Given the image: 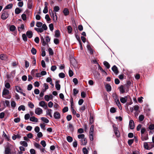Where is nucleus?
<instances>
[{
  "instance_id": "nucleus-12",
  "label": "nucleus",
  "mask_w": 154,
  "mask_h": 154,
  "mask_svg": "<svg viewBox=\"0 0 154 154\" xmlns=\"http://www.w3.org/2000/svg\"><path fill=\"white\" fill-rule=\"evenodd\" d=\"M8 58V56L5 54H2L0 55V59L3 60H7Z\"/></svg>"
},
{
  "instance_id": "nucleus-60",
  "label": "nucleus",
  "mask_w": 154,
  "mask_h": 154,
  "mask_svg": "<svg viewBox=\"0 0 154 154\" xmlns=\"http://www.w3.org/2000/svg\"><path fill=\"white\" fill-rule=\"evenodd\" d=\"M144 147L145 149H149V147L148 144L147 143L145 142L144 143Z\"/></svg>"
},
{
  "instance_id": "nucleus-40",
  "label": "nucleus",
  "mask_w": 154,
  "mask_h": 154,
  "mask_svg": "<svg viewBox=\"0 0 154 154\" xmlns=\"http://www.w3.org/2000/svg\"><path fill=\"white\" fill-rule=\"evenodd\" d=\"M16 103L14 101H13L11 102V106L13 109H14L16 107Z\"/></svg>"
},
{
  "instance_id": "nucleus-2",
  "label": "nucleus",
  "mask_w": 154,
  "mask_h": 154,
  "mask_svg": "<svg viewBox=\"0 0 154 154\" xmlns=\"http://www.w3.org/2000/svg\"><path fill=\"white\" fill-rule=\"evenodd\" d=\"M9 91L8 90L4 88L2 92V96L6 98L10 99L11 97L9 95Z\"/></svg>"
},
{
  "instance_id": "nucleus-25",
  "label": "nucleus",
  "mask_w": 154,
  "mask_h": 154,
  "mask_svg": "<svg viewBox=\"0 0 154 154\" xmlns=\"http://www.w3.org/2000/svg\"><path fill=\"white\" fill-rule=\"evenodd\" d=\"M148 139V135L147 134H146L145 135H141V139L143 141L146 140Z\"/></svg>"
},
{
  "instance_id": "nucleus-27",
  "label": "nucleus",
  "mask_w": 154,
  "mask_h": 154,
  "mask_svg": "<svg viewBox=\"0 0 154 154\" xmlns=\"http://www.w3.org/2000/svg\"><path fill=\"white\" fill-rule=\"evenodd\" d=\"M29 120L31 121L37 122L38 121V119L34 116L31 117L29 118Z\"/></svg>"
},
{
  "instance_id": "nucleus-14",
  "label": "nucleus",
  "mask_w": 154,
  "mask_h": 154,
  "mask_svg": "<svg viewBox=\"0 0 154 154\" xmlns=\"http://www.w3.org/2000/svg\"><path fill=\"white\" fill-rule=\"evenodd\" d=\"M32 0H29L27 3V7L28 9H31L32 7Z\"/></svg>"
},
{
  "instance_id": "nucleus-48",
  "label": "nucleus",
  "mask_w": 154,
  "mask_h": 154,
  "mask_svg": "<svg viewBox=\"0 0 154 154\" xmlns=\"http://www.w3.org/2000/svg\"><path fill=\"white\" fill-rule=\"evenodd\" d=\"M144 118V116L143 115H141L139 116V120L141 122L143 120Z\"/></svg>"
},
{
  "instance_id": "nucleus-36",
  "label": "nucleus",
  "mask_w": 154,
  "mask_h": 154,
  "mask_svg": "<svg viewBox=\"0 0 154 154\" xmlns=\"http://www.w3.org/2000/svg\"><path fill=\"white\" fill-rule=\"evenodd\" d=\"M43 87H44V89H43L42 90H43V91H45L49 88L48 85L45 83L43 84Z\"/></svg>"
},
{
  "instance_id": "nucleus-35",
  "label": "nucleus",
  "mask_w": 154,
  "mask_h": 154,
  "mask_svg": "<svg viewBox=\"0 0 154 154\" xmlns=\"http://www.w3.org/2000/svg\"><path fill=\"white\" fill-rule=\"evenodd\" d=\"M16 29V27L14 25H11L9 27L10 30L12 32L14 31Z\"/></svg>"
},
{
  "instance_id": "nucleus-64",
  "label": "nucleus",
  "mask_w": 154,
  "mask_h": 154,
  "mask_svg": "<svg viewBox=\"0 0 154 154\" xmlns=\"http://www.w3.org/2000/svg\"><path fill=\"white\" fill-rule=\"evenodd\" d=\"M30 152L31 154H36L35 150L33 149H30Z\"/></svg>"
},
{
  "instance_id": "nucleus-63",
  "label": "nucleus",
  "mask_w": 154,
  "mask_h": 154,
  "mask_svg": "<svg viewBox=\"0 0 154 154\" xmlns=\"http://www.w3.org/2000/svg\"><path fill=\"white\" fill-rule=\"evenodd\" d=\"M134 108L135 111H137L139 109L140 107L136 105L134 106Z\"/></svg>"
},
{
  "instance_id": "nucleus-33",
  "label": "nucleus",
  "mask_w": 154,
  "mask_h": 154,
  "mask_svg": "<svg viewBox=\"0 0 154 154\" xmlns=\"http://www.w3.org/2000/svg\"><path fill=\"white\" fill-rule=\"evenodd\" d=\"M41 120H42V121H43L44 122L46 123H48L49 122V121L48 119L44 117H42L41 118Z\"/></svg>"
},
{
  "instance_id": "nucleus-11",
  "label": "nucleus",
  "mask_w": 154,
  "mask_h": 154,
  "mask_svg": "<svg viewBox=\"0 0 154 154\" xmlns=\"http://www.w3.org/2000/svg\"><path fill=\"white\" fill-rule=\"evenodd\" d=\"M129 126L130 129H133L134 128V121L131 120L129 121Z\"/></svg>"
},
{
  "instance_id": "nucleus-29",
  "label": "nucleus",
  "mask_w": 154,
  "mask_h": 154,
  "mask_svg": "<svg viewBox=\"0 0 154 154\" xmlns=\"http://www.w3.org/2000/svg\"><path fill=\"white\" fill-rule=\"evenodd\" d=\"M18 110L19 111H20L21 110H22L23 111H24L25 110V107L24 105H21L18 108Z\"/></svg>"
},
{
  "instance_id": "nucleus-44",
  "label": "nucleus",
  "mask_w": 154,
  "mask_h": 154,
  "mask_svg": "<svg viewBox=\"0 0 154 154\" xmlns=\"http://www.w3.org/2000/svg\"><path fill=\"white\" fill-rule=\"evenodd\" d=\"M49 55H52L54 54V52L52 49L51 48H49L48 49Z\"/></svg>"
},
{
  "instance_id": "nucleus-16",
  "label": "nucleus",
  "mask_w": 154,
  "mask_h": 154,
  "mask_svg": "<svg viewBox=\"0 0 154 154\" xmlns=\"http://www.w3.org/2000/svg\"><path fill=\"white\" fill-rule=\"evenodd\" d=\"M120 93L121 94H123L125 92V88L123 85H121L119 88Z\"/></svg>"
},
{
  "instance_id": "nucleus-41",
  "label": "nucleus",
  "mask_w": 154,
  "mask_h": 154,
  "mask_svg": "<svg viewBox=\"0 0 154 154\" xmlns=\"http://www.w3.org/2000/svg\"><path fill=\"white\" fill-rule=\"evenodd\" d=\"M60 35V32L59 30H56L55 32V37H58Z\"/></svg>"
},
{
  "instance_id": "nucleus-23",
  "label": "nucleus",
  "mask_w": 154,
  "mask_h": 154,
  "mask_svg": "<svg viewBox=\"0 0 154 154\" xmlns=\"http://www.w3.org/2000/svg\"><path fill=\"white\" fill-rule=\"evenodd\" d=\"M87 47L88 51H89L90 54H93V51L91 48V46L89 45H87Z\"/></svg>"
},
{
  "instance_id": "nucleus-61",
  "label": "nucleus",
  "mask_w": 154,
  "mask_h": 154,
  "mask_svg": "<svg viewBox=\"0 0 154 154\" xmlns=\"http://www.w3.org/2000/svg\"><path fill=\"white\" fill-rule=\"evenodd\" d=\"M116 111V109L114 107H112L110 109V112L112 113H114Z\"/></svg>"
},
{
  "instance_id": "nucleus-42",
  "label": "nucleus",
  "mask_w": 154,
  "mask_h": 154,
  "mask_svg": "<svg viewBox=\"0 0 154 154\" xmlns=\"http://www.w3.org/2000/svg\"><path fill=\"white\" fill-rule=\"evenodd\" d=\"M13 7V4H9L7 5L5 8V9H9Z\"/></svg>"
},
{
  "instance_id": "nucleus-31",
  "label": "nucleus",
  "mask_w": 154,
  "mask_h": 154,
  "mask_svg": "<svg viewBox=\"0 0 154 154\" xmlns=\"http://www.w3.org/2000/svg\"><path fill=\"white\" fill-rule=\"evenodd\" d=\"M20 144L23 146L26 147L28 146V144L25 141H21Z\"/></svg>"
},
{
  "instance_id": "nucleus-51",
  "label": "nucleus",
  "mask_w": 154,
  "mask_h": 154,
  "mask_svg": "<svg viewBox=\"0 0 154 154\" xmlns=\"http://www.w3.org/2000/svg\"><path fill=\"white\" fill-rule=\"evenodd\" d=\"M73 93L74 96H76L79 92V91L76 89L74 88L73 90Z\"/></svg>"
},
{
  "instance_id": "nucleus-26",
  "label": "nucleus",
  "mask_w": 154,
  "mask_h": 154,
  "mask_svg": "<svg viewBox=\"0 0 154 154\" xmlns=\"http://www.w3.org/2000/svg\"><path fill=\"white\" fill-rule=\"evenodd\" d=\"M115 101L116 103V104L117 105V106H118L119 109H122V107L121 105V103L119 102V99L117 100H115Z\"/></svg>"
},
{
  "instance_id": "nucleus-39",
  "label": "nucleus",
  "mask_w": 154,
  "mask_h": 154,
  "mask_svg": "<svg viewBox=\"0 0 154 154\" xmlns=\"http://www.w3.org/2000/svg\"><path fill=\"white\" fill-rule=\"evenodd\" d=\"M66 139L67 141L70 143L72 142L73 140L72 138L70 136H68L66 137Z\"/></svg>"
},
{
  "instance_id": "nucleus-28",
  "label": "nucleus",
  "mask_w": 154,
  "mask_h": 154,
  "mask_svg": "<svg viewBox=\"0 0 154 154\" xmlns=\"http://www.w3.org/2000/svg\"><path fill=\"white\" fill-rule=\"evenodd\" d=\"M114 131L116 136L117 137H119V131L118 130L117 128H115Z\"/></svg>"
},
{
  "instance_id": "nucleus-21",
  "label": "nucleus",
  "mask_w": 154,
  "mask_h": 154,
  "mask_svg": "<svg viewBox=\"0 0 154 154\" xmlns=\"http://www.w3.org/2000/svg\"><path fill=\"white\" fill-rule=\"evenodd\" d=\"M52 112V110L51 109H48L46 111V115H48L51 117H52V116L51 114Z\"/></svg>"
},
{
  "instance_id": "nucleus-38",
  "label": "nucleus",
  "mask_w": 154,
  "mask_h": 154,
  "mask_svg": "<svg viewBox=\"0 0 154 154\" xmlns=\"http://www.w3.org/2000/svg\"><path fill=\"white\" fill-rule=\"evenodd\" d=\"M112 97L115 100L119 99L118 96L115 93H114L112 94Z\"/></svg>"
},
{
  "instance_id": "nucleus-1",
  "label": "nucleus",
  "mask_w": 154,
  "mask_h": 154,
  "mask_svg": "<svg viewBox=\"0 0 154 154\" xmlns=\"http://www.w3.org/2000/svg\"><path fill=\"white\" fill-rule=\"evenodd\" d=\"M48 29L47 27L45 24H42V27L40 28H35V30L39 33H41L43 32L44 30H46Z\"/></svg>"
},
{
  "instance_id": "nucleus-45",
  "label": "nucleus",
  "mask_w": 154,
  "mask_h": 154,
  "mask_svg": "<svg viewBox=\"0 0 154 154\" xmlns=\"http://www.w3.org/2000/svg\"><path fill=\"white\" fill-rule=\"evenodd\" d=\"M78 137L79 139H81L85 137V135L84 134H80L78 135Z\"/></svg>"
},
{
  "instance_id": "nucleus-4",
  "label": "nucleus",
  "mask_w": 154,
  "mask_h": 154,
  "mask_svg": "<svg viewBox=\"0 0 154 154\" xmlns=\"http://www.w3.org/2000/svg\"><path fill=\"white\" fill-rule=\"evenodd\" d=\"M16 91L18 93H20L22 94L24 96H25L26 94L23 92V89L21 88L18 86H15Z\"/></svg>"
},
{
  "instance_id": "nucleus-62",
  "label": "nucleus",
  "mask_w": 154,
  "mask_h": 154,
  "mask_svg": "<svg viewBox=\"0 0 154 154\" xmlns=\"http://www.w3.org/2000/svg\"><path fill=\"white\" fill-rule=\"evenodd\" d=\"M60 10V8L58 6H55L54 8V11L55 12H58Z\"/></svg>"
},
{
  "instance_id": "nucleus-46",
  "label": "nucleus",
  "mask_w": 154,
  "mask_h": 154,
  "mask_svg": "<svg viewBox=\"0 0 154 154\" xmlns=\"http://www.w3.org/2000/svg\"><path fill=\"white\" fill-rule=\"evenodd\" d=\"M15 11L16 14H19L20 13L21 10L20 8H16Z\"/></svg>"
},
{
  "instance_id": "nucleus-47",
  "label": "nucleus",
  "mask_w": 154,
  "mask_h": 154,
  "mask_svg": "<svg viewBox=\"0 0 154 154\" xmlns=\"http://www.w3.org/2000/svg\"><path fill=\"white\" fill-rule=\"evenodd\" d=\"M3 136L8 141L10 140L9 137L7 136L4 131L3 132Z\"/></svg>"
},
{
  "instance_id": "nucleus-57",
  "label": "nucleus",
  "mask_w": 154,
  "mask_h": 154,
  "mask_svg": "<svg viewBox=\"0 0 154 154\" xmlns=\"http://www.w3.org/2000/svg\"><path fill=\"white\" fill-rule=\"evenodd\" d=\"M69 76L70 77L72 76L73 74V72L70 69L69 70Z\"/></svg>"
},
{
  "instance_id": "nucleus-20",
  "label": "nucleus",
  "mask_w": 154,
  "mask_h": 154,
  "mask_svg": "<svg viewBox=\"0 0 154 154\" xmlns=\"http://www.w3.org/2000/svg\"><path fill=\"white\" fill-rule=\"evenodd\" d=\"M105 87L107 91L109 92L111 91V87L109 84H106Z\"/></svg>"
},
{
  "instance_id": "nucleus-56",
  "label": "nucleus",
  "mask_w": 154,
  "mask_h": 154,
  "mask_svg": "<svg viewBox=\"0 0 154 154\" xmlns=\"http://www.w3.org/2000/svg\"><path fill=\"white\" fill-rule=\"evenodd\" d=\"M42 25V23L41 22H37L36 24V26L38 27H40Z\"/></svg>"
},
{
  "instance_id": "nucleus-30",
  "label": "nucleus",
  "mask_w": 154,
  "mask_h": 154,
  "mask_svg": "<svg viewBox=\"0 0 154 154\" xmlns=\"http://www.w3.org/2000/svg\"><path fill=\"white\" fill-rule=\"evenodd\" d=\"M21 137V136L19 134L14 135L12 136V138L13 140H15L17 138L20 139Z\"/></svg>"
},
{
  "instance_id": "nucleus-43",
  "label": "nucleus",
  "mask_w": 154,
  "mask_h": 154,
  "mask_svg": "<svg viewBox=\"0 0 154 154\" xmlns=\"http://www.w3.org/2000/svg\"><path fill=\"white\" fill-rule=\"evenodd\" d=\"M36 50L34 48H32L31 50V52L33 55H35L36 53Z\"/></svg>"
},
{
  "instance_id": "nucleus-15",
  "label": "nucleus",
  "mask_w": 154,
  "mask_h": 154,
  "mask_svg": "<svg viewBox=\"0 0 154 154\" xmlns=\"http://www.w3.org/2000/svg\"><path fill=\"white\" fill-rule=\"evenodd\" d=\"M121 102L123 103H125L127 101V97L125 96L124 97H121L120 98Z\"/></svg>"
},
{
  "instance_id": "nucleus-19",
  "label": "nucleus",
  "mask_w": 154,
  "mask_h": 154,
  "mask_svg": "<svg viewBox=\"0 0 154 154\" xmlns=\"http://www.w3.org/2000/svg\"><path fill=\"white\" fill-rule=\"evenodd\" d=\"M26 35L29 38H31L32 36V32L31 31H28L26 32Z\"/></svg>"
},
{
  "instance_id": "nucleus-6",
  "label": "nucleus",
  "mask_w": 154,
  "mask_h": 154,
  "mask_svg": "<svg viewBox=\"0 0 154 154\" xmlns=\"http://www.w3.org/2000/svg\"><path fill=\"white\" fill-rule=\"evenodd\" d=\"M39 104L40 106L42 107L45 109H46L48 108L47 104L44 101H42L40 102Z\"/></svg>"
},
{
  "instance_id": "nucleus-34",
  "label": "nucleus",
  "mask_w": 154,
  "mask_h": 154,
  "mask_svg": "<svg viewBox=\"0 0 154 154\" xmlns=\"http://www.w3.org/2000/svg\"><path fill=\"white\" fill-rule=\"evenodd\" d=\"M28 106L31 108H33L34 107V104L31 102H28Z\"/></svg>"
},
{
  "instance_id": "nucleus-52",
  "label": "nucleus",
  "mask_w": 154,
  "mask_h": 154,
  "mask_svg": "<svg viewBox=\"0 0 154 154\" xmlns=\"http://www.w3.org/2000/svg\"><path fill=\"white\" fill-rule=\"evenodd\" d=\"M67 30L69 33H71L72 32V29L71 26H68L67 28Z\"/></svg>"
},
{
  "instance_id": "nucleus-8",
  "label": "nucleus",
  "mask_w": 154,
  "mask_h": 154,
  "mask_svg": "<svg viewBox=\"0 0 154 154\" xmlns=\"http://www.w3.org/2000/svg\"><path fill=\"white\" fill-rule=\"evenodd\" d=\"M80 142L81 145H86L87 143V139L85 138L80 139Z\"/></svg>"
},
{
  "instance_id": "nucleus-18",
  "label": "nucleus",
  "mask_w": 154,
  "mask_h": 154,
  "mask_svg": "<svg viewBox=\"0 0 154 154\" xmlns=\"http://www.w3.org/2000/svg\"><path fill=\"white\" fill-rule=\"evenodd\" d=\"M59 82L60 81H57L55 82V87L57 90H60V85L59 84Z\"/></svg>"
},
{
  "instance_id": "nucleus-13",
  "label": "nucleus",
  "mask_w": 154,
  "mask_h": 154,
  "mask_svg": "<svg viewBox=\"0 0 154 154\" xmlns=\"http://www.w3.org/2000/svg\"><path fill=\"white\" fill-rule=\"evenodd\" d=\"M51 16L53 17V20L54 22H56L57 20V16L56 13H53L52 10H51Z\"/></svg>"
},
{
  "instance_id": "nucleus-22",
  "label": "nucleus",
  "mask_w": 154,
  "mask_h": 154,
  "mask_svg": "<svg viewBox=\"0 0 154 154\" xmlns=\"http://www.w3.org/2000/svg\"><path fill=\"white\" fill-rule=\"evenodd\" d=\"M63 13L64 15L66 16L69 14V11L67 8H64L63 11Z\"/></svg>"
},
{
  "instance_id": "nucleus-37",
  "label": "nucleus",
  "mask_w": 154,
  "mask_h": 154,
  "mask_svg": "<svg viewBox=\"0 0 154 154\" xmlns=\"http://www.w3.org/2000/svg\"><path fill=\"white\" fill-rule=\"evenodd\" d=\"M103 64L107 68L109 69L110 68V65L107 61H104L103 62Z\"/></svg>"
},
{
  "instance_id": "nucleus-55",
  "label": "nucleus",
  "mask_w": 154,
  "mask_h": 154,
  "mask_svg": "<svg viewBox=\"0 0 154 154\" xmlns=\"http://www.w3.org/2000/svg\"><path fill=\"white\" fill-rule=\"evenodd\" d=\"M41 144L43 147H45L46 145L45 141V140H42L41 142Z\"/></svg>"
},
{
  "instance_id": "nucleus-49",
  "label": "nucleus",
  "mask_w": 154,
  "mask_h": 154,
  "mask_svg": "<svg viewBox=\"0 0 154 154\" xmlns=\"http://www.w3.org/2000/svg\"><path fill=\"white\" fill-rule=\"evenodd\" d=\"M34 145L36 148L39 149L42 147V146L39 144L36 143L34 144Z\"/></svg>"
},
{
  "instance_id": "nucleus-32",
  "label": "nucleus",
  "mask_w": 154,
  "mask_h": 154,
  "mask_svg": "<svg viewBox=\"0 0 154 154\" xmlns=\"http://www.w3.org/2000/svg\"><path fill=\"white\" fill-rule=\"evenodd\" d=\"M87 106L85 105H83L80 108L79 110L81 112H83L86 108Z\"/></svg>"
},
{
  "instance_id": "nucleus-59",
  "label": "nucleus",
  "mask_w": 154,
  "mask_h": 154,
  "mask_svg": "<svg viewBox=\"0 0 154 154\" xmlns=\"http://www.w3.org/2000/svg\"><path fill=\"white\" fill-rule=\"evenodd\" d=\"M24 118L25 120H28L30 118V115L29 113L26 114L24 116Z\"/></svg>"
},
{
  "instance_id": "nucleus-24",
  "label": "nucleus",
  "mask_w": 154,
  "mask_h": 154,
  "mask_svg": "<svg viewBox=\"0 0 154 154\" xmlns=\"http://www.w3.org/2000/svg\"><path fill=\"white\" fill-rule=\"evenodd\" d=\"M24 29V26L23 24H21L20 26L18 27V30L20 32H21Z\"/></svg>"
},
{
  "instance_id": "nucleus-5",
  "label": "nucleus",
  "mask_w": 154,
  "mask_h": 154,
  "mask_svg": "<svg viewBox=\"0 0 154 154\" xmlns=\"http://www.w3.org/2000/svg\"><path fill=\"white\" fill-rule=\"evenodd\" d=\"M94 129L90 128L89 132V136L90 140L93 141L94 140Z\"/></svg>"
},
{
  "instance_id": "nucleus-9",
  "label": "nucleus",
  "mask_w": 154,
  "mask_h": 154,
  "mask_svg": "<svg viewBox=\"0 0 154 154\" xmlns=\"http://www.w3.org/2000/svg\"><path fill=\"white\" fill-rule=\"evenodd\" d=\"M54 116L55 119H59L60 118V115L59 112H55L54 113Z\"/></svg>"
},
{
  "instance_id": "nucleus-50",
  "label": "nucleus",
  "mask_w": 154,
  "mask_h": 154,
  "mask_svg": "<svg viewBox=\"0 0 154 154\" xmlns=\"http://www.w3.org/2000/svg\"><path fill=\"white\" fill-rule=\"evenodd\" d=\"M5 154H11L10 149L8 148H6L5 150Z\"/></svg>"
},
{
  "instance_id": "nucleus-17",
  "label": "nucleus",
  "mask_w": 154,
  "mask_h": 154,
  "mask_svg": "<svg viewBox=\"0 0 154 154\" xmlns=\"http://www.w3.org/2000/svg\"><path fill=\"white\" fill-rule=\"evenodd\" d=\"M69 130L70 131L73 132L74 131V128L72 125L70 123H69L68 125L67 126Z\"/></svg>"
},
{
  "instance_id": "nucleus-54",
  "label": "nucleus",
  "mask_w": 154,
  "mask_h": 154,
  "mask_svg": "<svg viewBox=\"0 0 154 154\" xmlns=\"http://www.w3.org/2000/svg\"><path fill=\"white\" fill-rule=\"evenodd\" d=\"M82 150L84 154H88V151L86 148H83Z\"/></svg>"
},
{
  "instance_id": "nucleus-53",
  "label": "nucleus",
  "mask_w": 154,
  "mask_h": 154,
  "mask_svg": "<svg viewBox=\"0 0 154 154\" xmlns=\"http://www.w3.org/2000/svg\"><path fill=\"white\" fill-rule=\"evenodd\" d=\"M40 126L42 129L45 130V125L44 123H40Z\"/></svg>"
},
{
  "instance_id": "nucleus-7",
  "label": "nucleus",
  "mask_w": 154,
  "mask_h": 154,
  "mask_svg": "<svg viewBox=\"0 0 154 154\" xmlns=\"http://www.w3.org/2000/svg\"><path fill=\"white\" fill-rule=\"evenodd\" d=\"M42 112L43 110L42 109L40 108H37L35 110V113L37 115H40L42 114Z\"/></svg>"
},
{
  "instance_id": "nucleus-10",
  "label": "nucleus",
  "mask_w": 154,
  "mask_h": 154,
  "mask_svg": "<svg viewBox=\"0 0 154 154\" xmlns=\"http://www.w3.org/2000/svg\"><path fill=\"white\" fill-rule=\"evenodd\" d=\"M112 71L116 75H117L118 74L119 71L118 70V68L116 66H113L112 67Z\"/></svg>"
},
{
  "instance_id": "nucleus-3",
  "label": "nucleus",
  "mask_w": 154,
  "mask_h": 154,
  "mask_svg": "<svg viewBox=\"0 0 154 154\" xmlns=\"http://www.w3.org/2000/svg\"><path fill=\"white\" fill-rule=\"evenodd\" d=\"M9 15L8 12L5 11L4 9L2 12L1 18L2 20H5L8 17Z\"/></svg>"
},
{
  "instance_id": "nucleus-58",
  "label": "nucleus",
  "mask_w": 154,
  "mask_h": 154,
  "mask_svg": "<svg viewBox=\"0 0 154 154\" xmlns=\"http://www.w3.org/2000/svg\"><path fill=\"white\" fill-rule=\"evenodd\" d=\"M25 67L26 68H27L29 66V62L27 60H25Z\"/></svg>"
}]
</instances>
